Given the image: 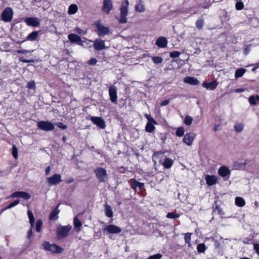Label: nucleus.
Segmentation results:
<instances>
[{"mask_svg": "<svg viewBox=\"0 0 259 259\" xmlns=\"http://www.w3.org/2000/svg\"><path fill=\"white\" fill-rule=\"evenodd\" d=\"M93 25L95 29V31L100 37H104L106 35H108L111 33L109 28L102 24L100 21H97L95 22Z\"/></svg>", "mask_w": 259, "mask_h": 259, "instance_id": "obj_1", "label": "nucleus"}, {"mask_svg": "<svg viewBox=\"0 0 259 259\" xmlns=\"http://www.w3.org/2000/svg\"><path fill=\"white\" fill-rule=\"evenodd\" d=\"M129 2L128 0H125L122 2L120 8V18L118 21L120 23H126L127 22L126 16L128 12Z\"/></svg>", "mask_w": 259, "mask_h": 259, "instance_id": "obj_2", "label": "nucleus"}, {"mask_svg": "<svg viewBox=\"0 0 259 259\" xmlns=\"http://www.w3.org/2000/svg\"><path fill=\"white\" fill-rule=\"evenodd\" d=\"M44 249L52 253H60L63 252V249L55 244H50L48 241H45L42 244Z\"/></svg>", "mask_w": 259, "mask_h": 259, "instance_id": "obj_3", "label": "nucleus"}, {"mask_svg": "<svg viewBox=\"0 0 259 259\" xmlns=\"http://www.w3.org/2000/svg\"><path fill=\"white\" fill-rule=\"evenodd\" d=\"M37 127L42 131L48 132L54 130L55 125L49 121H40L37 122Z\"/></svg>", "mask_w": 259, "mask_h": 259, "instance_id": "obj_4", "label": "nucleus"}, {"mask_svg": "<svg viewBox=\"0 0 259 259\" xmlns=\"http://www.w3.org/2000/svg\"><path fill=\"white\" fill-rule=\"evenodd\" d=\"M14 11L11 7L5 8L2 13V19L6 22H10L12 20Z\"/></svg>", "mask_w": 259, "mask_h": 259, "instance_id": "obj_5", "label": "nucleus"}, {"mask_svg": "<svg viewBox=\"0 0 259 259\" xmlns=\"http://www.w3.org/2000/svg\"><path fill=\"white\" fill-rule=\"evenodd\" d=\"M103 231L105 235L108 234H118L121 232V229L114 225H109L103 227Z\"/></svg>", "mask_w": 259, "mask_h": 259, "instance_id": "obj_6", "label": "nucleus"}, {"mask_svg": "<svg viewBox=\"0 0 259 259\" xmlns=\"http://www.w3.org/2000/svg\"><path fill=\"white\" fill-rule=\"evenodd\" d=\"M94 172L100 182H105L107 179L106 171L105 169L103 168H98L95 170Z\"/></svg>", "mask_w": 259, "mask_h": 259, "instance_id": "obj_7", "label": "nucleus"}, {"mask_svg": "<svg viewBox=\"0 0 259 259\" xmlns=\"http://www.w3.org/2000/svg\"><path fill=\"white\" fill-rule=\"evenodd\" d=\"M72 228V226L68 225L66 226H60L57 227L58 235L61 238H65L68 235V232Z\"/></svg>", "mask_w": 259, "mask_h": 259, "instance_id": "obj_8", "label": "nucleus"}, {"mask_svg": "<svg viewBox=\"0 0 259 259\" xmlns=\"http://www.w3.org/2000/svg\"><path fill=\"white\" fill-rule=\"evenodd\" d=\"M94 48L97 51H100L103 50H107L108 47L106 46L105 40L101 38H97L94 40Z\"/></svg>", "mask_w": 259, "mask_h": 259, "instance_id": "obj_9", "label": "nucleus"}, {"mask_svg": "<svg viewBox=\"0 0 259 259\" xmlns=\"http://www.w3.org/2000/svg\"><path fill=\"white\" fill-rule=\"evenodd\" d=\"M113 3L112 0H103L102 6V11L106 14H109L113 9Z\"/></svg>", "mask_w": 259, "mask_h": 259, "instance_id": "obj_10", "label": "nucleus"}, {"mask_svg": "<svg viewBox=\"0 0 259 259\" xmlns=\"http://www.w3.org/2000/svg\"><path fill=\"white\" fill-rule=\"evenodd\" d=\"M219 175L223 177L225 180L228 179L230 176V170L226 166L220 167L218 170Z\"/></svg>", "mask_w": 259, "mask_h": 259, "instance_id": "obj_11", "label": "nucleus"}, {"mask_svg": "<svg viewBox=\"0 0 259 259\" xmlns=\"http://www.w3.org/2000/svg\"><path fill=\"white\" fill-rule=\"evenodd\" d=\"M27 214H28V218L29 219V222H30V226H30L31 228H30V230L27 233V238H28V239H30L31 238L32 234V229L34 227V224L35 220H34V217L33 214L31 211L28 210Z\"/></svg>", "mask_w": 259, "mask_h": 259, "instance_id": "obj_12", "label": "nucleus"}, {"mask_svg": "<svg viewBox=\"0 0 259 259\" xmlns=\"http://www.w3.org/2000/svg\"><path fill=\"white\" fill-rule=\"evenodd\" d=\"M27 25L32 27L38 26L40 24V20L37 17H28L25 19Z\"/></svg>", "mask_w": 259, "mask_h": 259, "instance_id": "obj_13", "label": "nucleus"}, {"mask_svg": "<svg viewBox=\"0 0 259 259\" xmlns=\"http://www.w3.org/2000/svg\"><path fill=\"white\" fill-rule=\"evenodd\" d=\"M30 195L29 193L23 191L14 192L10 196L11 198H22L25 200L30 199Z\"/></svg>", "mask_w": 259, "mask_h": 259, "instance_id": "obj_14", "label": "nucleus"}, {"mask_svg": "<svg viewBox=\"0 0 259 259\" xmlns=\"http://www.w3.org/2000/svg\"><path fill=\"white\" fill-rule=\"evenodd\" d=\"M47 180L50 185H56L62 181L61 175L59 174H55L52 177L48 178Z\"/></svg>", "mask_w": 259, "mask_h": 259, "instance_id": "obj_15", "label": "nucleus"}, {"mask_svg": "<svg viewBox=\"0 0 259 259\" xmlns=\"http://www.w3.org/2000/svg\"><path fill=\"white\" fill-rule=\"evenodd\" d=\"M195 137V134L192 133H187L183 140L184 143L188 146H190L192 144L193 141Z\"/></svg>", "mask_w": 259, "mask_h": 259, "instance_id": "obj_16", "label": "nucleus"}, {"mask_svg": "<svg viewBox=\"0 0 259 259\" xmlns=\"http://www.w3.org/2000/svg\"><path fill=\"white\" fill-rule=\"evenodd\" d=\"M91 120L96 125L101 128H105L106 124L104 121L99 117L92 116L90 118Z\"/></svg>", "mask_w": 259, "mask_h": 259, "instance_id": "obj_17", "label": "nucleus"}, {"mask_svg": "<svg viewBox=\"0 0 259 259\" xmlns=\"http://www.w3.org/2000/svg\"><path fill=\"white\" fill-rule=\"evenodd\" d=\"M110 99L112 102L115 103L117 101V89L115 87L111 86L109 89Z\"/></svg>", "mask_w": 259, "mask_h": 259, "instance_id": "obj_18", "label": "nucleus"}, {"mask_svg": "<svg viewBox=\"0 0 259 259\" xmlns=\"http://www.w3.org/2000/svg\"><path fill=\"white\" fill-rule=\"evenodd\" d=\"M130 182L133 189L138 188L140 190L144 189V184L138 182L135 179H131Z\"/></svg>", "mask_w": 259, "mask_h": 259, "instance_id": "obj_19", "label": "nucleus"}, {"mask_svg": "<svg viewBox=\"0 0 259 259\" xmlns=\"http://www.w3.org/2000/svg\"><path fill=\"white\" fill-rule=\"evenodd\" d=\"M155 44L159 48H163L166 47L167 40L165 37L161 36L156 39Z\"/></svg>", "mask_w": 259, "mask_h": 259, "instance_id": "obj_20", "label": "nucleus"}, {"mask_svg": "<svg viewBox=\"0 0 259 259\" xmlns=\"http://www.w3.org/2000/svg\"><path fill=\"white\" fill-rule=\"evenodd\" d=\"M205 179L206 184L209 186L216 184L218 181L217 177L215 176L206 175Z\"/></svg>", "mask_w": 259, "mask_h": 259, "instance_id": "obj_21", "label": "nucleus"}, {"mask_svg": "<svg viewBox=\"0 0 259 259\" xmlns=\"http://www.w3.org/2000/svg\"><path fill=\"white\" fill-rule=\"evenodd\" d=\"M218 84L217 81H212L209 82H203L202 85L204 88L207 90H213L216 88Z\"/></svg>", "mask_w": 259, "mask_h": 259, "instance_id": "obj_22", "label": "nucleus"}, {"mask_svg": "<svg viewBox=\"0 0 259 259\" xmlns=\"http://www.w3.org/2000/svg\"><path fill=\"white\" fill-rule=\"evenodd\" d=\"M184 82L191 85H197L199 81L193 77L187 76L184 78Z\"/></svg>", "mask_w": 259, "mask_h": 259, "instance_id": "obj_23", "label": "nucleus"}, {"mask_svg": "<svg viewBox=\"0 0 259 259\" xmlns=\"http://www.w3.org/2000/svg\"><path fill=\"white\" fill-rule=\"evenodd\" d=\"M73 224L74 229L77 232H79L81 230V227L82 226V222L75 217L73 219Z\"/></svg>", "mask_w": 259, "mask_h": 259, "instance_id": "obj_24", "label": "nucleus"}, {"mask_svg": "<svg viewBox=\"0 0 259 259\" xmlns=\"http://www.w3.org/2000/svg\"><path fill=\"white\" fill-rule=\"evenodd\" d=\"M68 38L69 40L72 43H75V42H80L81 40V37L75 34L71 33L68 35Z\"/></svg>", "mask_w": 259, "mask_h": 259, "instance_id": "obj_25", "label": "nucleus"}, {"mask_svg": "<svg viewBox=\"0 0 259 259\" xmlns=\"http://www.w3.org/2000/svg\"><path fill=\"white\" fill-rule=\"evenodd\" d=\"M135 10L137 12L139 13H143L145 12V7L142 1H140L136 4L135 6Z\"/></svg>", "mask_w": 259, "mask_h": 259, "instance_id": "obj_26", "label": "nucleus"}, {"mask_svg": "<svg viewBox=\"0 0 259 259\" xmlns=\"http://www.w3.org/2000/svg\"><path fill=\"white\" fill-rule=\"evenodd\" d=\"M59 205H57L56 207L51 212L50 215V219L52 220H55L58 219V214L60 212L58 209Z\"/></svg>", "mask_w": 259, "mask_h": 259, "instance_id": "obj_27", "label": "nucleus"}, {"mask_svg": "<svg viewBox=\"0 0 259 259\" xmlns=\"http://www.w3.org/2000/svg\"><path fill=\"white\" fill-rule=\"evenodd\" d=\"M78 10V7L75 4H71L68 8V13L69 15L75 14Z\"/></svg>", "mask_w": 259, "mask_h": 259, "instance_id": "obj_28", "label": "nucleus"}, {"mask_svg": "<svg viewBox=\"0 0 259 259\" xmlns=\"http://www.w3.org/2000/svg\"><path fill=\"white\" fill-rule=\"evenodd\" d=\"M173 163L174 161L168 158H166L164 159L162 165L165 168H169L172 166Z\"/></svg>", "mask_w": 259, "mask_h": 259, "instance_id": "obj_29", "label": "nucleus"}, {"mask_svg": "<svg viewBox=\"0 0 259 259\" xmlns=\"http://www.w3.org/2000/svg\"><path fill=\"white\" fill-rule=\"evenodd\" d=\"M234 127L236 132L241 133L244 129V124L242 122H236Z\"/></svg>", "mask_w": 259, "mask_h": 259, "instance_id": "obj_30", "label": "nucleus"}, {"mask_svg": "<svg viewBox=\"0 0 259 259\" xmlns=\"http://www.w3.org/2000/svg\"><path fill=\"white\" fill-rule=\"evenodd\" d=\"M154 123L148 122L145 126V131L148 133H152L155 128Z\"/></svg>", "mask_w": 259, "mask_h": 259, "instance_id": "obj_31", "label": "nucleus"}, {"mask_svg": "<svg viewBox=\"0 0 259 259\" xmlns=\"http://www.w3.org/2000/svg\"><path fill=\"white\" fill-rule=\"evenodd\" d=\"M235 204L239 207H243L245 204V201L243 198L237 197L235 198Z\"/></svg>", "mask_w": 259, "mask_h": 259, "instance_id": "obj_32", "label": "nucleus"}, {"mask_svg": "<svg viewBox=\"0 0 259 259\" xmlns=\"http://www.w3.org/2000/svg\"><path fill=\"white\" fill-rule=\"evenodd\" d=\"M38 35V31H33L30 33L27 37L28 40L33 41L36 39Z\"/></svg>", "mask_w": 259, "mask_h": 259, "instance_id": "obj_33", "label": "nucleus"}, {"mask_svg": "<svg viewBox=\"0 0 259 259\" xmlns=\"http://www.w3.org/2000/svg\"><path fill=\"white\" fill-rule=\"evenodd\" d=\"M245 72L246 69H245L240 68L237 69L235 73V78H237L242 76Z\"/></svg>", "mask_w": 259, "mask_h": 259, "instance_id": "obj_34", "label": "nucleus"}, {"mask_svg": "<svg viewBox=\"0 0 259 259\" xmlns=\"http://www.w3.org/2000/svg\"><path fill=\"white\" fill-rule=\"evenodd\" d=\"M105 214L109 218L112 217L113 211L111 207L108 205H105Z\"/></svg>", "mask_w": 259, "mask_h": 259, "instance_id": "obj_35", "label": "nucleus"}, {"mask_svg": "<svg viewBox=\"0 0 259 259\" xmlns=\"http://www.w3.org/2000/svg\"><path fill=\"white\" fill-rule=\"evenodd\" d=\"M248 101L251 105H255L256 104V101H259V96H251L249 98Z\"/></svg>", "mask_w": 259, "mask_h": 259, "instance_id": "obj_36", "label": "nucleus"}, {"mask_svg": "<svg viewBox=\"0 0 259 259\" xmlns=\"http://www.w3.org/2000/svg\"><path fill=\"white\" fill-rule=\"evenodd\" d=\"M153 62L155 64H160L163 61V58L159 56H154L152 57Z\"/></svg>", "mask_w": 259, "mask_h": 259, "instance_id": "obj_37", "label": "nucleus"}, {"mask_svg": "<svg viewBox=\"0 0 259 259\" xmlns=\"http://www.w3.org/2000/svg\"><path fill=\"white\" fill-rule=\"evenodd\" d=\"M191 233H187L185 234V241L186 244H188V246H190V242L191 240Z\"/></svg>", "mask_w": 259, "mask_h": 259, "instance_id": "obj_38", "label": "nucleus"}, {"mask_svg": "<svg viewBox=\"0 0 259 259\" xmlns=\"http://www.w3.org/2000/svg\"><path fill=\"white\" fill-rule=\"evenodd\" d=\"M197 249L199 252H204L206 250V247L205 244L203 243H200L198 244L197 246Z\"/></svg>", "mask_w": 259, "mask_h": 259, "instance_id": "obj_39", "label": "nucleus"}, {"mask_svg": "<svg viewBox=\"0 0 259 259\" xmlns=\"http://www.w3.org/2000/svg\"><path fill=\"white\" fill-rule=\"evenodd\" d=\"M204 25V21L202 19H198L196 22V27L199 29H201Z\"/></svg>", "mask_w": 259, "mask_h": 259, "instance_id": "obj_40", "label": "nucleus"}, {"mask_svg": "<svg viewBox=\"0 0 259 259\" xmlns=\"http://www.w3.org/2000/svg\"><path fill=\"white\" fill-rule=\"evenodd\" d=\"M193 118L190 116L187 115L185 117L184 122L187 125H190L192 122Z\"/></svg>", "mask_w": 259, "mask_h": 259, "instance_id": "obj_41", "label": "nucleus"}, {"mask_svg": "<svg viewBox=\"0 0 259 259\" xmlns=\"http://www.w3.org/2000/svg\"><path fill=\"white\" fill-rule=\"evenodd\" d=\"M180 217V214L178 213H175L174 212H168L166 217L170 219H176Z\"/></svg>", "mask_w": 259, "mask_h": 259, "instance_id": "obj_42", "label": "nucleus"}, {"mask_svg": "<svg viewBox=\"0 0 259 259\" xmlns=\"http://www.w3.org/2000/svg\"><path fill=\"white\" fill-rule=\"evenodd\" d=\"M42 225V220L40 219L37 220L36 224V231L39 232L41 230V228Z\"/></svg>", "mask_w": 259, "mask_h": 259, "instance_id": "obj_43", "label": "nucleus"}, {"mask_svg": "<svg viewBox=\"0 0 259 259\" xmlns=\"http://www.w3.org/2000/svg\"><path fill=\"white\" fill-rule=\"evenodd\" d=\"M185 131L183 127H179L176 131V135L178 137L182 136L184 134Z\"/></svg>", "mask_w": 259, "mask_h": 259, "instance_id": "obj_44", "label": "nucleus"}, {"mask_svg": "<svg viewBox=\"0 0 259 259\" xmlns=\"http://www.w3.org/2000/svg\"><path fill=\"white\" fill-rule=\"evenodd\" d=\"M12 154L15 159H17V158H18V150L15 145H14L13 146Z\"/></svg>", "mask_w": 259, "mask_h": 259, "instance_id": "obj_45", "label": "nucleus"}, {"mask_svg": "<svg viewBox=\"0 0 259 259\" xmlns=\"http://www.w3.org/2000/svg\"><path fill=\"white\" fill-rule=\"evenodd\" d=\"M162 256V254L160 253H157L152 255H150L147 259H160Z\"/></svg>", "mask_w": 259, "mask_h": 259, "instance_id": "obj_46", "label": "nucleus"}, {"mask_svg": "<svg viewBox=\"0 0 259 259\" xmlns=\"http://www.w3.org/2000/svg\"><path fill=\"white\" fill-rule=\"evenodd\" d=\"M181 53L178 51H173L170 53L169 56L171 58H177L180 56Z\"/></svg>", "mask_w": 259, "mask_h": 259, "instance_id": "obj_47", "label": "nucleus"}, {"mask_svg": "<svg viewBox=\"0 0 259 259\" xmlns=\"http://www.w3.org/2000/svg\"><path fill=\"white\" fill-rule=\"evenodd\" d=\"M235 7L237 10H241L243 9L244 5L242 2H238L236 3Z\"/></svg>", "mask_w": 259, "mask_h": 259, "instance_id": "obj_48", "label": "nucleus"}, {"mask_svg": "<svg viewBox=\"0 0 259 259\" xmlns=\"http://www.w3.org/2000/svg\"><path fill=\"white\" fill-rule=\"evenodd\" d=\"M27 87L29 89H33L35 87V83L34 80H31L27 83Z\"/></svg>", "mask_w": 259, "mask_h": 259, "instance_id": "obj_49", "label": "nucleus"}, {"mask_svg": "<svg viewBox=\"0 0 259 259\" xmlns=\"http://www.w3.org/2000/svg\"><path fill=\"white\" fill-rule=\"evenodd\" d=\"M19 203V200H15L13 202L10 203L7 207V209H11L12 208H13V207L16 206L17 205H18Z\"/></svg>", "mask_w": 259, "mask_h": 259, "instance_id": "obj_50", "label": "nucleus"}, {"mask_svg": "<svg viewBox=\"0 0 259 259\" xmlns=\"http://www.w3.org/2000/svg\"><path fill=\"white\" fill-rule=\"evenodd\" d=\"M75 31L77 33H78L79 34H81V35H84L87 33V31L86 30H83L79 27H76L75 29Z\"/></svg>", "mask_w": 259, "mask_h": 259, "instance_id": "obj_51", "label": "nucleus"}, {"mask_svg": "<svg viewBox=\"0 0 259 259\" xmlns=\"http://www.w3.org/2000/svg\"><path fill=\"white\" fill-rule=\"evenodd\" d=\"M145 116L147 118V119L148 120V122H152L154 123V124H156V122L155 120L151 117V116L149 114H146L145 115Z\"/></svg>", "mask_w": 259, "mask_h": 259, "instance_id": "obj_52", "label": "nucleus"}, {"mask_svg": "<svg viewBox=\"0 0 259 259\" xmlns=\"http://www.w3.org/2000/svg\"><path fill=\"white\" fill-rule=\"evenodd\" d=\"M56 125L59 128H62V129H63V130H65L66 128H67V125L64 124L62 122H57L56 123Z\"/></svg>", "mask_w": 259, "mask_h": 259, "instance_id": "obj_53", "label": "nucleus"}, {"mask_svg": "<svg viewBox=\"0 0 259 259\" xmlns=\"http://www.w3.org/2000/svg\"><path fill=\"white\" fill-rule=\"evenodd\" d=\"M97 62V60L95 58H92L88 62V64L90 65H95Z\"/></svg>", "mask_w": 259, "mask_h": 259, "instance_id": "obj_54", "label": "nucleus"}, {"mask_svg": "<svg viewBox=\"0 0 259 259\" xmlns=\"http://www.w3.org/2000/svg\"><path fill=\"white\" fill-rule=\"evenodd\" d=\"M253 248L256 253L259 255V244H255L253 245Z\"/></svg>", "mask_w": 259, "mask_h": 259, "instance_id": "obj_55", "label": "nucleus"}, {"mask_svg": "<svg viewBox=\"0 0 259 259\" xmlns=\"http://www.w3.org/2000/svg\"><path fill=\"white\" fill-rule=\"evenodd\" d=\"M169 100H164L161 103V106H166V105H168L169 104Z\"/></svg>", "mask_w": 259, "mask_h": 259, "instance_id": "obj_56", "label": "nucleus"}, {"mask_svg": "<svg viewBox=\"0 0 259 259\" xmlns=\"http://www.w3.org/2000/svg\"><path fill=\"white\" fill-rule=\"evenodd\" d=\"M20 60L23 63H30L33 62V60H29L27 59H23L22 58H20Z\"/></svg>", "mask_w": 259, "mask_h": 259, "instance_id": "obj_57", "label": "nucleus"}, {"mask_svg": "<svg viewBox=\"0 0 259 259\" xmlns=\"http://www.w3.org/2000/svg\"><path fill=\"white\" fill-rule=\"evenodd\" d=\"M29 52L28 51L26 50H18L17 51V53L18 54H25Z\"/></svg>", "mask_w": 259, "mask_h": 259, "instance_id": "obj_58", "label": "nucleus"}, {"mask_svg": "<svg viewBox=\"0 0 259 259\" xmlns=\"http://www.w3.org/2000/svg\"><path fill=\"white\" fill-rule=\"evenodd\" d=\"M251 66L253 65L254 67L252 69V70L253 71H255L256 69H257L259 67V64L257 63L256 64H254L253 65H251Z\"/></svg>", "mask_w": 259, "mask_h": 259, "instance_id": "obj_59", "label": "nucleus"}, {"mask_svg": "<svg viewBox=\"0 0 259 259\" xmlns=\"http://www.w3.org/2000/svg\"><path fill=\"white\" fill-rule=\"evenodd\" d=\"M50 170H51V168H50V166H48L46 170H45V173H46V175H49V174L50 173Z\"/></svg>", "mask_w": 259, "mask_h": 259, "instance_id": "obj_60", "label": "nucleus"}, {"mask_svg": "<svg viewBox=\"0 0 259 259\" xmlns=\"http://www.w3.org/2000/svg\"><path fill=\"white\" fill-rule=\"evenodd\" d=\"M244 91V89H237L235 90L236 93H242Z\"/></svg>", "mask_w": 259, "mask_h": 259, "instance_id": "obj_61", "label": "nucleus"}, {"mask_svg": "<svg viewBox=\"0 0 259 259\" xmlns=\"http://www.w3.org/2000/svg\"><path fill=\"white\" fill-rule=\"evenodd\" d=\"M187 12H188V13H190V14L196 13V11H192L191 9H187Z\"/></svg>", "mask_w": 259, "mask_h": 259, "instance_id": "obj_62", "label": "nucleus"}, {"mask_svg": "<svg viewBox=\"0 0 259 259\" xmlns=\"http://www.w3.org/2000/svg\"><path fill=\"white\" fill-rule=\"evenodd\" d=\"M73 182V178H70L67 181V183H71Z\"/></svg>", "mask_w": 259, "mask_h": 259, "instance_id": "obj_63", "label": "nucleus"}, {"mask_svg": "<svg viewBox=\"0 0 259 259\" xmlns=\"http://www.w3.org/2000/svg\"><path fill=\"white\" fill-rule=\"evenodd\" d=\"M219 126V125L218 124V125H215L214 127V131H217L218 130V127Z\"/></svg>", "mask_w": 259, "mask_h": 259, "instance_id": "obj_64", "label": "nucleus"}]
</instances>
